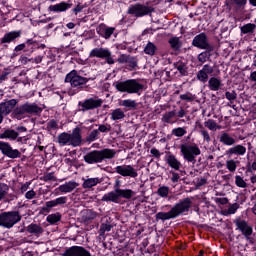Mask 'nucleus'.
Segmentation results:
<instances>
[{
	"instance_id": "nucleus-1",
	"label": "nucleus",
	"mask_w": 256,
	"mask_h": 256,
	"mask_svg": "<svg viewBox=\"0 0 256 256\" xmlns=\"http://www.w3.org/2000/svg\"><path fill=\"white\" fill-rule=\"evenodd\" d=\"M191 207H193V201L191 198L180 199L168 212H158L156 213V221H169L170 219H177L185 213H189Z\"/></svg>"
},
{
	"instance_id": "nucleus-2",
	"label": "nucleus",
	"mask_w": 256,
	"mask_h": 256,
	"mask_svg": "<svg viewBox=\"0 0 256 256\" xmlns=\"http://www.w3.org/2000/svg\"><path fill=\"white\" fill-rule=\"evenodd\" d=\"M91 78H87L81 75V72L76 69L71 70L68 74H66L64 83H69L70 88L68 89V95L73 97L77 95V93H81V91H85L87 87V83H89Z\"/></svg>"
},
{
	"instance_id": "nucleus-3",
	"label": "nucleus",
	"mask_w": 256,
	"mask_h": 256,
	"mask_svg": "<svg viewBox=\"0 0 256 256\" xmlns=\"http://www.w3.org/2000/svg\"><path fill=\"white\" fill-rule=\"evenodd\" d=\"M121 176H117L114 182V191H110L102 196L101 201L105 203H119V199H133L135 191L131 189H121Z\"/></svg>"
},
{
	"instance_id": "nucleus-4",
	"label": "nucleus",
	"mask_w": 256,
	"mask_h": 256,
	"mask_svg": "<svg viewBox=\"0 0 256 256\" xmlns=\"http://www.w3.org/2000/svg\"><path fill=\"white\" fill-rule=\"evenodd\" d=\"M214 72L215 69H213V66L205 64L202 69L197 72L196 79L200 81V83H207L208 81V88L210 91H219V89L223 87L221 79L217 77L209 78V75H213Z\"/></svg>"
},
{
	"instance_id": "nucleus-5",
	"label": "nucleus",
	"mask_w": 256,
	"mask_h": 256,
	"mask_svg": "<svg viewBox=\"0 0 256 256\" xmlns=\"http://www.w3.org/2000/svg\"><path fill=\"white\" fill-rule=\"evenodd\" d=\"M115 155H117L115 149L104 148L87 152L83 159L88 165H97V163H103L107 159H113Z\"/></svg>"
},
{
	"instance_id": "nucleus-6",
	"label": "nucleus",
	"mask_w": 256,
	"mask_h": 256,
	"mask_svg": "<svg viewBox=\"0 0 256 256\" xmlns=\"http://www.w3.org/2000/svg\"><path fill=\"white\" fill-rule=\"evenodd\" d=\"M113 86L119 93H128L129 95H141L143 89H145V85L141 84L137 79L116 81Z\"/></svg>"
},
{
	"instance_id": "nucleus-7",
	"label": "nucleus",
	"mask_w": 256,
	"mask_h": 256,
	"mask_svg": "<svg viewBox=\"0 0 256 256\" xmlns=\"http://www.w3.org/2000/svg\"><path fill=\"white\" fill-rule=\"evenodd\" d=\"M43 113V108H41L37 103H30V102H25L22 105H19L17 107H14L12 109V115L14 119H25L27 115H35L39 116Z\"/></svg>"
},
{
	"instance_id": "nucleus-8",
	"label": "nucleus",
	"mask_w": 256,
	"mask_h": 256,
	"mask_svg": "<svg viewBox=\"0 0 256 256\" xmlns=\"http://www.w3.org/2000/svg\"><path fill=\"white\" fill-rule=\"evenodd\" d=\"M153 13H155V7L150 5L149 2L143 3H135L131 4L128 7L127 14L132 15L136 19H141L143 17H152Z\"/></svg>"
},
{
	"instance_id": "nucleus-9",
	"label": "nucleus",
	"mask_w": 256,
	"mask_h": 256,
	"mask_svg": "<svg viewBox=\"0 0 256 256\" xmlns=\"http://www.w3.org/2000/svg\"><path fill=\"white\" fill-rule=\"evenodd\" d=\"M22 216L19 211H8L0 213V227L3 229H13L19 221H21Z\"/></svg>"
},
{
	"instance_id": "nucleus-10",
	"label": "nucleus",
	"mask_w": 256,
	"mask_h": 256,
	"mask_svg": "<svg viewBox=\"0 0 256 256\" xmlns=\"http://www.w3.org/2000/svg\"><path fill=\"white\" fill-rule=\"evenodd\" d=\"M180 152L182 153L184 161L192 163V165L197 163L196 157L201 155V149H199V146L191 144H181Z\"/></svg>"
},
{
	"instance_id": "nucleus-11",
	"label": "nucleus",
	"mask_w": 256,
	"mask_h": 256,
	"mask_svg": "<svg viewBox=\"0 0 256 256\" xmlns=\"http://www.w3.org/2000/svg\"><path fill=\"white\" fill-rule=\"evenodd\" d=\"M103 105V99L99 97H91L85 99L83 102H79L78 106L80 107V111L83 113L87 111H93L95 109H99V107H102Z\"/></svg>"
},
{
	"instance_id": "nucleus-12",
	"label": "nucleus",
	"mask_w": 256,
	"mask_h": 256,
	"mask_svg": "<svg viewBox=\"0 0 256 256\" xmlns=\"http://www.w3.org/2000/svg\"><path fill=\"white\" fill-rule=\"evenodd\" d=\"M89 57H97V59H105L108 65H115V59H113V54L108 48H94L90 51Z\"/></svg>"
},
{
	"instance_id": "nucleus-13",
	"label": "nucleus",
	"mask_w": 256,
	"mask_h": 256,
	"mask_svg": "<svg viewBox=\"0 0 256 256\" xmlns=\"http://www.w3.org/2000/svg\"><path fill=\"white\" fill-rule=\"evenodd\" d=\"M233 223L236 226V231H240L245 239H249V237L253 235V226H251L247 220L236 217Z\"/></svg>"
},
{
	"instance_id": "nucleus-14",
	"label": "nucleus",
	"mask_w": 256,
	"mask_h": 256,
	"mask_svg": "<svg viewBox=\"0 0 256 256\" xmlns=\"http://www.w3.org/2000/svg\"><path fill=\"white\" fill-rule=\"evenodd\" d=\"M115 173L120 175L121 177H130V179H137L139 177V173L137 172V169L133 167V165H119L114 168Z\"/></svg>"
},
{
	"instance_id": "nucleus-15",
	"label": "nucleus",
	"mask_w": 256,
	"mask_h": 256,
	"mask_svg": "<svg viewBox=\"0 0 256 256\" xmlns=\"http://www.w3.org/2000/svg\"><path fill=\"white\" fill-rule=\"evenodd\" d=\"M0 151L4 157L8 159H19L21 158V152L18 149H13L9 142L0 141Z\"/></svg>"
},
{
	"instance_id": "nucleus-16",
	"label": "nucleus",
	"mask_w": 256,
	"mask_h": 256,
	"mask_svg": "<svg viewBox=\"0 0 256 256\" xmlns=\"http://www.w3.org/2000/svg\"><path fill=\"white\" fill-rule=\"evenodd\" d=\"M18 99H10L0 103V124L3 123V115H9L17 107Z\"/></svg>"
},
{
	"instance_id": "nucleus-17",
	"label": "nucleus",
	"mask_w": 256,
	"mask_h": 256,
	"mask_svg": "<svg viewBox=\"0 0 256 256\" xmlns=\"http://www.w3.org/2000/svg\"><path fill=\"white\" fill-rule=\"evenodd\" d=\"M67 201L69 198L67 196H61L54 200H50L45 202V206L42 207L43 213H50L53 207H63V205H67Z\"/></svg>"
},
{
	"instance_id": "nucleus-18",
	"label": "nucleus",
	"mask_w": 256,
	"mask_h": 256,
	"mask_svg": "<svg viewBox=\"0 0 256 256\" xmlns=\"http://www.w3.org/2000/svg\"><path fill=\"white\" fill-rule=\"evenodd\" d=\"M73 8V0L61 1L60 3L50 5L48 11L51 13H67Z\"/></svg>"
},
{
	"instance_id": "nucleus-19",
	"label": "nucleus",
	"mask_w": 256,
	"mask_h": 256,
	"mask_svg": "<svg viewBox=\"0 0 256 256\" xmlns=\"http://www.w3.org/2000/svg\"><path fill=\"white\" fill-rule=\"evenodd\" d=\"M62 256H92L91 252L83 246H71L66 248Z\"/></svg>"
},
{
	"instance_id": "nucleus-20",
	"label": "nucleus",
	"mask_w": 256,
	"mask_h": 256,
	"mask_svg": "<svg viewBox=\"0 0 256 256\" xmlns=\"http://www.w3.org/2000/svg\"><path fill=\"white\" fill-rule=\"evenodd\" d=\"M192 46L197 47V49H207V47H210L211 44L209 43L207 34L201 32L200 34L196 35L192 40Z\"/></svg>"
},
{
	"instance_id": "nucleus-21",
	"label": "nucleus",
	"mask_w": 256,
	"mask_h": 256,
	"mask_svg": "<svg viewBox=\"0 0 256 256\" xmlns=\"http://www.w3.org/2000/svg\"><path fill=\"white\" fill-rule=\"evenodd\" d=\"M21 38V30H14L4 34V36L0 39V45H4V47H8L10 43H15L17 39Z\"/></svg>"
},
{
	"instance_id": "nucleus-22",
	"label": "nucleus",
	"mask_w": 256,
	"mask_h": 256,
	"mask_svg": "<svg viewBox=\"0 0 256 256\" xmlns=\"http://www.w3.org/2000/svg\"><path fill=\"white\" fill-rule=\"evenodd\" d=\"M96 33L103 39H111V35L115 33V27H109L105 23H101L96 28Z\"/></svg>"
},
{
	"instance_id": "nucleus-23",
	"label": "nucleus",
	"mask_w": 256,
	"mask_h": 256,
	"mask_svg": "<svg viewBox=\"0 0 256 256\" xmlns=\"http://www.w3.org/2000/svg\"><path fill=\"white\" fill-rule=\"evenodd\" d=\"M83 143V136L81 135V128L75 127L70 133V145L72 147H81Z\"/></svg>"
},
{
	"instance_id": "nucleus-24",
	"label": "nucleus",
	"mask_w": 256,
	"mask_h": 256,
	"mask_svg": "<svg viewBox=\"0 0 256 256\" xmlns=\"http://www.w3.org/2000/svg\"><path fill=\"white\" fill-rule=\"evenodd\" d=\"M77 187H79V184L75 181L65 182V184L55 189V195H59L60 193H72Z\"/></svg>"
},
{
	"instance_id": "nucleus-25",
	"label": "nucleus",
	"mask_w": 256,
	"mask_h": 256,
	"mask_svg": "<svg viewBox=\"0 0 256 256\" xmlns=\"http://www.w3.org/2000/svg\"><path fill=\"white\" fill-rule=\"evenodd\" d=\"M247 153V148L241 144H237L231 148H229L225 155L231 158L233 155H237V157H243Z\"/></svg>"
},
{
	"instance_id": "nucleus-26",
	"label": "nucleus",
	"mask_w": 256,
	"mask_h": 256,
	"mask_svg": "<svg viewBox=\"0 0 256 256\" xmlns=\"http://www.w3.org/2000/svg\"><path fill=\"white\" fill-rule=\"evenodd\" d=\"M202 49H205V51L198 55V61L200 63H205L206 61H209L211 59V56L213 55L215 48L213 47V45H210V47Z\"/></svg>"
},
{
	"instance_id": "nucleus-27",
	"label": "nucleus",
	"mask_w": 256,
	"mask_h": 256,
	"mask_svg": "<svg viewBox=\"0 0 256 256\" xmlns=\"http://www.w3.org/2000/svg\"><path fill=\"white\" fill-rule=\"evenodd\" d=\"M219 141L220 143H222V145H226L227 147H231L235 145V143H237V140H235V138H233L227 132H222V134L219 137Z\"/></svg>"
},
{
	"instance_id": "nucleus-28",
	"label": "nucleus",
	"mask_w": 256,
	"mask_h": 256,
	"mask_svg": "<svg viewBox=\"0 0 256 256\" xmlns=\"http://www.w3.org/2000/svg\"><path fill=\"white\" fill-rule=\"evenodd\" d=\"M27 233H30V235H34L35 237H41L43 235V227L41 225L31 223L26 227Z\"/></svg>"
},
{
	"instance_id": "nucleus-29",
	"label": "nucleus",
	"mask_w": 256,
	"mask_h": 256,
	"mask_svg": "<svg viewBox=\"0 0 256 256\" xmlns=\"http://www.w3.org/2000/svg\"><path fill=\"white\" fill-rule=\"evenodd\" d=\"M25 43H26V48L31 53H33V51L37 49H45V47H47L45 46V44H41L39 43V41L34 40L33 38L28 39Z\"/></svg>"
},
{
	"instance_id": "nucleus-30",
	"label": "nucleus",
	"mask_w": 256,
	"mask_h": 256,
	"mask_svg": "<svg viewBox=\"0 0 256 256\" xmlns=\"http://www.w3.org/2000/svg\"><path fill=\"white\" fill-rule=\"evenodd\" d=\"M17 137H19V132L8 128L0 134V139H8V141H17Z\"/></svg>"
},
{
	"instance_id": "nucleus-31",
	"label": "nucleus",
	"mask_w": 256,
	"mask_h": 256,
	"mask_svg": "<svg viewBox=\"0 0 256 256\" xmlns=\"http://www.w3.org/2000/svg\"><path fill=\"white\" fill-rule=\"evenodd\" d=\"M225 6L227 9H231L233 6L236 7V9H245L247 0H226Z\"/></svg>"
},
{
	"instance_id": "nucleus-32",
	"label": "nucleus",
	"mask_w": 256,
	"mask_h": 256,
	"mask_svg": "<svg viewBox=\"0 0 256 256\" xmlns=\"http://www.w3.org/2000/svg\"><path fill=\"white\" fill-rule=\"evenodd\" d=\"M166 163L171 167V169H174L175 171H179L181 169V162L177 160V157L175 155L170 154L166 157Z\"/></svg>"
},
{
	"instance_id": "nucleus-33",
	"label": "nucleus",
	"mask_w": 256,
	"mask_h": 256,
	"mask_svg": "<svg viewBox=\"0 0 256 256\" xmlns=\"http://www.w3.org/2000/svg\"><path fill=\"white\" fill-rule=\"evenodd\" d=\"M59 145L61 147H65L67 145H71V134L67 132H62L57 137Z\"/></svg>"
},
{
	"instance_id": "nucleus-34",
	"label": "nucleus",
	"mask_w": 256,
	"mask_h": 256,
	"mask_svg": "<svg viewBox=\"0 0 256 256\" xmlns=\"http://www.w3.org/2000/svg\"><path fill=\"white\" fill-rule=\"evenodd\" d=\"M101 178H88L84 180L82 187L83 189H91L92 187H96V185H99L101 183Z\"/></svg>"
},
{
	"instance_id": "nucleus-35",
	"label": "nucleus",
	"mask_w": 256,
	"mask_h": 256,
	"mask_svg": "<svg viewBox=\"0 0 256 256\" xmlns=\"http://www.w3.org/2000/svg\"><path fill=\"white\" fill-rule=\"evenodd\" d=\"M144 53L146 55H149L150 57L157 55V45H155V43L149 41L146 44V46L144 47Z\"/></svg>"
},
{
	"instance_id": "nucleus-36",
	"label": "nucleus",
	"mask_w": 256,
	"mask_h": 256,
	"mask_svg": "<svg viewBox=\"0 0 256 256\" xmlns=\"http://www.w3.org/2000/svg\"><path fill=\"white\" fill-rule=\"evenodd\" d=\"M168 43L173 51H181V47H183V43H181V40L177 36L170 38Z\"/></svg>"
},
{
	"instance_id": "nucleus-37",
	"label": "nucleus",
	"mask_w": 256,
	"mask_h": 256,
	"mask_svg": "<svg viewBox=\"0 0 256 256\" xmlns=\"http://www.w3.org/2000/svg\"><path fill=\"white\" fill-rule=\"evenodd\" d=\"M256 24L248 23L240 27L242 35H253L255 33Z\"/></svg>"
},
{
	"instance_id": "nucleus-38",
	"label": "nucleus",
	"mask_w": 256,
	"mask_h": 256,
	"mask_svg": "<svg viewBox=\"0 0 256 256\" xmlns=\"http://www.w3.org/2000/svg\"><path fill=\"white\" fill-rule=\"evenodd\" d=\"M126 64L128 71H135L139 65V59H137L135 56H129Z\"/></svg>"
},
{
	"instance_id": "nucleus-39",
	"label": "nucleus",
	"mask_w": 256,
	"mask_h": 256,
	"mask_svg": "<svg viewBox=\"0 0 256 256\" xmlns=\"http://www.w3.org/2000/svg\"><path fill=\"white\" fill-rule=\"evenodd\" d=\"M174 117H177V111L176 110L166 112L162 116V121H163V123L173 124V123H175V121H173Z\"/></svg>"
},
{
	"instance_id": "nucleus-40",
	"label": "nucleus",
	"mask_w": 256,
	"mask_h": 256,
	"mask_svg": "<svg viewBox=\"0 0 256 256\" xmlns=\"http://www.w3.org/2000/svg\"><path fill=\"white\" fill-rule=\"evenodd\" d=\"M175 69L180 73L182 77H185L187 75V64L185 62L179 60L178 62L174 63Z\"/></svg>"
},
{
	"instance_id": "nucleus-41",
	"label": "nucleus",
	"mask_w": 256,
	"mask_h": 256,
	"mask_svg": "<svg viewBox=\"0 0 256 256\" xmlns=\"http://www.w3.org/2000/svg\"><path fill=\"white\" fill-rule=\"evenodd\" d=\"M61 213L56 212L54 214H49L46 218L47 223H49L50 225H57V223H59V221H61Z\"/></svg>"
},
{
	"instance_id": "nucleus-42",
	"label": "nucleus",
	"mask_w": 256,
	"mask_h": 256,
	"mask_svg": "<svg viewBox=\"0 0 256 256\" xmlns=\"http://www.w3.org/2000/svg\"><path fill=\"white\" fill-rule=\"evenodd\" d=\"M121 119H125V112L121 110V108H117L112 111L111 113V120L112 121H119Z\"/></svg>"
},
{
	"instance_id": "nucleus-43",
	"label": "nucleus",
	"mask_w": 256,
	"mask_h": 256,
	"mask_svg": "<svg viewBox=\"0 0 256 256\" xmlns=\"http://www.w3.org/2000/svg\"><path fill=\"white\" fill-rule=\"evenodd\" d=\"M120 105L125 107L128 111H131V109H137V102L131 99L122 100Z\"/></svg>"
},
{
	"instance_id": "nucleus-44",
	"label": "nucleus",
	"mask_w": 256,
	"mask_h": 256,
	"mask_svg": "<svg viewBox=\"0 0 256 256\" xmlns=\"http://www.w3.org/2000/svg\"><path fill=\"white\" fill-rule=\"evenodd\" d=\"M25 49H27V44L26 43H22V44L17 45L14 48L13 53L11 54V59H15V57H19V55H21V51H27Z\"/></svg>"
},
{
	"instance_id": "nucleus-45",
	"label": "nucleus",
	"mask_w": 256,
	"mask_h": 256,
	"mask_svg": "<svg viewBox=\"0 0 256 256\" xmlns=\"http://www.w3.org/2000/svg\"><path fill=\"white\" fill-rule=\"evenodd\" d=\"M239 163L240 162L238 160L230 159L226 161V169H228L230 173H235V171H237V165H239Z\"/></svg>"
},
{
	"instance_id": "nucleus-46",
	"label": "nucleus",
	"mask_w": 256,
	"mask_h": 256,
	"mask_svg": "<svg viewBox=\"0 0 256 256\" xmlns=\"http://www.w3.org/2000/svg\"><path fill=\"white\" fill-rule=\"evenodd\" d=\"M99 130L94 129L93 131H91L88 136L86 137V141L88 143H93V141H97V139H99Z\"/></svg>"
},
{
	"instance_id": "nucleus-47",
	"label": "nucleus",
	"mask_w": 256,
	"mask_h": 256,
	"mask_svg": "<svg viewBox=\"0 0 256 256\" xmlns=\"http://www.w3.org/2000/svg\"><path fill=\"white\" fill-rule=\"evenodd\" d=\"M253 171H256V161L252 162L248 161L246 164V171H245V175H247L248 177L250 175H253Z\"/></svg>"
},
{
	"instance_id": "nucleus-48",
	"label": "nucleus",
	"mask_w": 256,
	"mask_h": 256,
	"mask_svg": "<svg viewBox=\"0 0 256 256\" xmlns=\"http://www.w3.org/2000/svg\"><path fill=\"white\" fill-rule=\"evenodd\" d=\"M235 185L240 189H247V182L240 175L235 176Z\"/></svg>"
},
{
	"instance_id": "nucleus-49",
	"label": "nucleus",
	"mask_w": 256,
	"mask_h": 256,
	"mask_svg": "<svg viewBox=\"0 0 256 256\" xmlns=\"http://www.w3.org/2000/svg\"><path fill=\"white\" fill-rule=\"evenodd\" d=\"M180 99L181 101H186V103H193V101H195V95L191 92H186L180 95Z\"/></svg>"
},
{
	"instance_id": "nucleus-50",
	"label": "nucleus",
	"mask_w": 256,
	"mask_h": 256,
	"mask_svg": "<svg viewBox=\"0 0 256 256\" xmlns=\"http://www.w3.org/2000/svg\"><path fill=\"white\" fill-rule=\"evenodd\" d=\"M159 197L167 198L169 197V186H161L157 190Z\"/></svg>"
},
{
	"instance_id": "nucleus-51",
	"label": "nucleus",
	"mask_w": 256,
	"mask_h": 256,
	"mask_svg": "<svg viewBox=\"0 0 256 256\" xmlns=\"http://www.w3.org/2000/svg\"><path fill=\"white\" fill-rule=\"evenodd\" d=\"M239 207V203L230 204L228 209L226 210L227 215H235Z\"/></svg>"
},
{
	"instance_id": "nucleus-52",
	"label": "nucleus",
	"mask_w": 256,
	"mask_h": 256,
	"mask_svg": "<svg viewBox=\"0 0 256 256\" xmlns=\"http://www.w3.org/2000/svg\"><path fill=\"white\" fill-rule=\"evenodd\" d=\"M204 126L207 127V129H210V131H216L217 130V122L213 119H208L204 122Z\"/></svg>"
},
{
	"instance_id": "nucleus-53",
	"label": "nucleus",
	"mask_w": 256,
	"mask_h": 256,
	"mask_svg": "<svg viewBox=\"0 0 256 256\" xmlns=\"http://www.w3.org/2000/svg\"><path fill=\"white\" fill-rule=\"evenodd\" d=\"M172 135H175V137H183L184 135H187V130L185 128H174L172 130Z\"/></svg>"
},
{
	"instance_id": "nucleus-54",
	"label": "nucleus",
	"mask_w": 256,
	"mask_h": 256,
	"mask_svg": "<svg viewBox=\"0 0 256 256\" xmlns=\"http://www.w3.org/2000/svg\"><path fill=\"white\" fill-rule=\"evenodd\" d=\"M7 193H9V185L0 183V200H3Z\"/></svg>"
},
{
	"instance_id": "nucleus-55",
	"label": "nucleus",
	"mask_w": 256,
	"mask_h": 256,
	"mask_svg": "<svg viewBox=\"0 0 256 256\" xmlns=\"http://www.w3.org/2000/svg\"><path fill=\"white\" fill-rule=\"evenodd\" d=\"M85 9V6L81 4V2H78L77 5L71 9L70 13L72 15H79L83 10Z\"/></svg>"
},
{
	"instance_id": "nucleus-56",
	"label": "nucleus",
	"mask_w": 256,
	"mask_h": 256,
	"mask_svg": "<svg viewBox=\"0 0 256 256\" xmlns=\"http://www.w3.org/2000/svg\"><path fill=\"white\" fill-rule=\"evenodd\" d=\"M225 97L228 101H230V103H233L237 99V92H235V90L232 92L226 91Z\"/></svg>"
},
{
	"instance_id": "nucleus-57",
	"label": "nucleus",
	"mask_w": 256,
	"mask_h": 256,
	"mask_svg": "<svg viewBox=\"0 0 256 256\" xmlns=\"http://www.w3.org/2000/svg\"><path fill=\"white\" fill-rule=\"evenodd\" d=\"M43 179L46 183H49V181H57V177H55V172H49L44 174Z\"/></svg>"
},
{
	"instance_id": "nucleus-58",
	"label": "nucleus",
	"mask_w": 256,
	"mask_h": 256,
	"mask_svg": "<svg viewBox=\"0 0 256 256\" xmlns=\"http://www.w3.org/2000/svg\"><path fill=\"white\" fill-rule=\"evenodd\" d=\"M111 229H113V225L102 223L100 225V235H103V233L111 231Z\"/></svg>"
},
{
	"instance_id": "nucleus-59",
	"label": "nucleus",
	"mask_w": 256,
	"mask_h": 256,
	"mask_svg": "<svg viewBox=\"0 0 256 256\" xmlns=\"http://www.w3.org/2000/svg\"><path fill=\"white\" fill-rule=\"evenodd\" d=\"M97 131L98 133H109V131H111V125L100 124Z\"/></svg>"
},
{
	"instance_id": "nucleus-60",
	"label": "nucleus",
	"mask_w": 256,
	"mask_h": 256,
	"mask_svg": "<svg viewBox=\"0 0 256 256\" xmlns=\"http://www.w3.org/2000/svg\"><path fill=\"white\" fill-rule=\"evenodd\" d=\"M131 55H127V54H121L118 58H117V63H120V65H123L125 63H127V61L129 60V57Z\"/></svg>"
},
{
	"instance_id": "nucleus-61",
	"label": "nucleus",
	"mask_w": 256,
	"mask_h": 256,
	"mask_svg": "<svg viewBox=\"0 0 256 256\" xmlns=\"http://www.w3.org/2000/svg\"><path fill=\"white\" fill-rule=\"evenodd\" d=\"M58 127L59 125H57V121L55 119H52L47 123L48 131L58 129Z\"/></svg>"
},
{
	"instance_id": "nucleus-62",
	"label": "nucleus",
	"mask_w": 256,
	"mask_h": 256,
	"mask_svg": "<svg viewBox=\"0 0 256 256\" xmlns=\"http://www.w3.org/2000/svg\"><path fill=\"white\" fill-rule=\"evenodd\" d=\"M204 141H206L207 143L211 142V136L209 135V132L207 130H201L200 131Z\"/></svg>"
},
{
	"instance_id": "nucleus-63",
	"label": "nucleus",
	"mask_w": 256,
	"mask_h": 256,
	"mask_svg": "<svg viewBox=\"0 0 256 256\" xmlns=\"http://www.w3.org/2000/svg\"><path fill=\"white\" fill-rule=\"evenodd\" d=\"M172 177H171V181L172 183H179V180L181 179V176H179V173L177 172H170Z\"/></svg>"
},
{
	"instance_id": "nucleus-64",
	"label": "nucleus",
	"mask_w": 256,
	"mask_h": 256,
	"mask_svg": "<svg viewBox=\"0 0 256 256\" xmlns=\"http://www.w3.org/2000/svg\"><path fill=\"white\" fill-rule=\"evenodd\" d=\"M36 195H37V192H35L34 190H30L25 193V198L29 200L35 199Z\"/></svg>"
}]
</instances>
